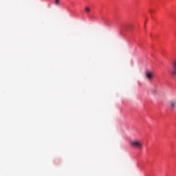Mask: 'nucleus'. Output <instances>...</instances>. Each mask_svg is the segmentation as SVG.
Listing matches in <instances>:
<instances>
[{"instance_id": "f257e3e1", "label": "nucleus", "mask_w": 176, "mask_h": 176, "mask_svg": "<svg viewBox=\"0 0 176 176\" xmlns=\"http://www.w3.org/2000/svg\"><path fill=\"white\" fill-rule=\"evenodd\" d=\"M131 146L141 149L142 148V142L140 140H133L131 142Z\"/></svg>"}, {"instance_id": "0eeeda50", "label": "nucleus", "mask_w": 176, "mask_h": 176, "mask_svg": "<svg viewBox=\"0 0 176 176\" xmlns=\"http://www.w3.org/2000/svg\"><path fill=\"white\" fill-rule=\"evenodd\" d=\"M173 69H176V60L173 64Z\"/></svg>"}, {"instance_id": "7ed1b4c3", "label": "nucleus", "mask_w": 176, "mask_h": 176, "mask_svg": "<svg viewBox=\"0 0 176 176\" xmlns=\"http://www.w3.org/2000/svg\"><path fill=\"white\" fill-rule=\"evenodd\" d=\"M146 76L148 80H151L152 78H153V76L152 75V72L151 71H147L146 72Z\"/></svg>"}, {"instance_id": "39448f33", "label": "nucleus", "mask_w": 176, "mask_h": 176, "mask_svg": "<svg viewBox=\"0 0 176 176\" xmlns=\"http://www.w3.org/2000/svg\"><path fill=\"white\" fill-rule=\"evenodd\" d=\"M85 10L86 13H90V12H91V8H90V7H85Z\"/></svg>"}, {"instance_id": "f03ea898", "label": "nucleus", "mask_w": 176, "mask_h": 176, "mask_svg": "<svg viewBox=\"0 0 176 176\" xmlns=\"http://www.w3.org/2000/svg\"><path fill=\"white\" fill-rule=\"evenodd\" d=\"M170 108L171 111H175L176 109V99H173L170 101Z\"/></svg>"}, {"instance_id": "20e7f679", "label": "nucleus", "mask_w": 176, "mask_h": 176, "mask_svg": "<svg viewBox=\"0 0 176 176\" xmlns=\"http://www.w3.org/2000/svg\"><path fill=\"white\" fill-rule=\"evenodd\" d=\"M60 2H61V0H54V3L55 6H60Z\"/></svg>"}, {"instance_id": "423d86ee", "label": "nucleus", "mask_w": 176, "mask_h": 176, "mask_svg": "<svg viewBox=\"0 0 176 176\" xmlns=\"http://www.w3.org/2000/svg\"><path fill=\"white\" fill-rule=\"evenodd\" d=\"M170 74H171L172 76H175V75H176V69H173Z\"/></svg>"}, {"instance_id": "6e6552de", "label": "nucleus", "mask_w": 176, "mask_h": 176, "mask_svg": "<svg viewBox=\"0 0 176 176\" xmlns=\"http://www.w3.org/2000/svg\"><path fill=\"white\" fill-rule=\"evenodd\" d=\"M173 69H176V60L173 64Z\"/></svg>"}]
</instances>
